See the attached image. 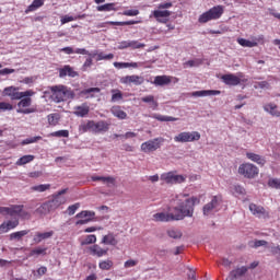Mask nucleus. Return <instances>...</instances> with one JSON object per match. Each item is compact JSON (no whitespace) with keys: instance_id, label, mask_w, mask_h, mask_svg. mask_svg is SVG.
<instances>
[{"instance_id":"obj_49","label":"nucleus","mask_w":280,"mask_h":280,"mask_svg":"<svg viewBox=\"0 0 280 280\" xmlns=\"http://www.w3.org/2000/svg\"><path fill=\"white\" fill-rule=\"evenodd\" d=\"M168 237H172L173 240H180L183 237V233L178 230H168L167 231Z\"/></svg>"},{"instance_id":"obj_44","label":"nucleus","mask_w":280,"mask_h":280,"mask_svg":"<svg viewBox=\"0 0 280 280\" xmlns=\"http://www.w3.org/2000/svg\"><path fill=\"white\" fill-rule=\"evenodd\" d=\"M153 119H156L158 121H178V118H176V117L163 116L161 114H155L153 116Z\"/></svg>"},{"instance_id":"obj_35","label":"nucleus","mask_w":280,"mask_h":280,"mask_svg":"<svg viewBox=\"0 0 280 280\" xmlns=\"http://www.w3.org/2000/svg\"><path fill=\"white\" fill-rule=\"evenodd\" d=\"M116 3L112 2V3H106V4H102L98 5L96 8L97 12H117V8H115Z\"/></svg>"},{"instance_id":"obj_3","label":"nucleus","mask_w":280,"mask_h":280,"mask_svg":"<svg viewBox=\"0 0 280 280\" xmlns=\"http://www.w3.org/2000/svg\"><path fill=\"white\" fill-rule=\"evenodd\" d=\"M222 14H224V7L223 5H215L211 8L210 10L202 13L198 21L199 23H209V21H218V19L222 18Z\"/></svg>"},{"instance_id":"obj_17","label":"nucleus","mask_w":280,"mask_h":280,"mask_svg":"<svg viewBox=\"0 0 280 280\" xmlns=\"http://www.w3.org/2000/svg\"><path fill=\"white\" fill-rule=\"evenodd\" d=\"M110 124L105 120L95 121L93 120V133L100 135L101 132H108Z\"/></svg>"},{"instance_id":"obj_10","label":"nucleus","mask_w":280,"mask_h":280,"mask_svg":"<svg viewBox=\"0 0 280 280\" xmlns=\"http://www.w3.org/2000/svg\"><path fill=\"white\" fill-rule=\"evenodd\" d=\"M238 174L242 176H257L259 174V168L252 163H244L240 165Z\"/></svg>"},{"instance_id":"obj_8","label":"nucleus","mask_w":280,"mask_h":280,"mask_svg":"<svg viewBox=\"0 0 280 280\" xmlns=\"http://www.w3.org/2000/svg\"><path fill=\"white\" fill-rule=\"evenodd\" d=\"M67 191H69V188H63L59 190L56 195H54L51 200H48L55 211L67 202V197H65V194H67Z\"/></svg>"},{"instance_id":"obj_46","label":"nucleus","mask_w":280,"mask_h":280,"mask_svg":"<svg viewBox=\"0 0 280 280\" xmlns=\"http://www.w3.org/2000/svg\"><path fill=\"white\" fill-rule=\"evenodd\" d=\"M112 102H120V100H124V93L120 90H112Z\"/></svg>"},{"instance_id":"obj_54","label":"nucleus","mask_w":280,"mask_h":280,"mask_svg":"<svg viewBox=\"0 0 280 280\" xmlns=\"http://www.w3.org/2000/svg\"><path fill=\"white\" fill-rule=\"evenodd\" d=\"M77 218H95V212L93 211H81L77 214Z\"/></svg>"},{"instance_id":"obj_9","label":"nucleus","mask_w":280,"mask_h":280,"mask_svg":"<svg viewBox=\"0 0 280 280\" xmlns=\"http://www.w3.org/2000/svg\"><path fill=\"white\" fill-rule=\"evenodd\" d=\"M163 141H165V139L163 138H155L153 140H149L141 144V150L147 154L150 152H156V150L161 148V143H163Z\"/></svg>"},{"instance_id":"obj_39","label":"nucleus","mask_w":280,"mask_h":280,"mask_svg":"<svg viewBox=\"0 0 280 280\" xmlns=\"http://www.w3.org/2000/svg\"><path fill=\"white\" fill-rule=\"evenodd\" d=\"M236 42L238 43V45H241V47H257L258 43L256 40H248L245 38H237Z\"/></svg>"},{"instance_id":"obj_63","label":"nucleus","mask_w":280,"mask_h":280,"mask_svg":"<svg viewBox=\"0 0 280 280\" xmlns=\"http://www.w3.org/2000/svg\"><path fill=\"white\" fill-rule=\"evenodd\" d=\"M71 21H78V18L71 16V15H65L61 18V25H65L67 23H71Z\"/></svg>"},{"instance_id":"obj_56","label":"nucleus","mask_w":280,"mask_h":280,"mask_svg":"<svg viewBox=\"0 0 280 280\" xmlns=\"http://www.w3.org/2000/svg\"><path fill=\"white\" fill-rule=\"evenodd\" d=\"M50 137H69V130H58L50 133Z\"/></svg>"},{"instance_id":"obj_25","label":"nucleus","mask_w":280,"mask_h":280,"mask_svg":"<svg viewBox=\"0 0 280 280\" xmlns=\"http://www.w3.org/2000/svg\"><path fill=\"white\" fill-rule=\"evenodd\" d=\"M264 110L269 113L272 117H280L279 106L275 103H268L264 106Z\"/></svg>"},{"instance_id":"obj_12","label":"nucleus","mask_w":280,"mask_h":280,"mask_svg":"<svg viewBox=\"0 0 280 280\" xmlns=\"http://www.w3.org/2000/svg\"><path fill=\"white\" fill-rule=\"evenodd\" d=\"M246 272H248V268L238 267L230 271L225 280H246Z\"/></svg>"},{"instance_id":"obj_61","label":"nucleus","mask_w":280,"mask_h":280,"mask_svg":"<svg viewBox=\"0 0 280 280\" xmlns=\"http://www.w3.org/2000/svg\"><path fill=\"white\" fill-rule=\"evenodd\" d=\"M100 88H90L81 91V95H91V93H100Z\"/></svg>"},{"instance_id":"obj_27","label":"nucleus","mask_w":280,"mask_h":280,"mask_svg":"<svg viewBox=\"0 0 280 280\" xmlns=\"http://www.w3.org/2000/svg\"><path fill=\"white\" fill-rule=\"evenodd\" d=\"M112 115L117 119H128V114L121 109V106L115 105L110 108Z\"/></svg>"},{"instance_id":"obj_13","label":"nucleus","mask_w":280,"mask_h":280,"mask_svg":"<svg viewBox=\"0 0 280 280\" xmlns=\"http://www.w3.org/2000/svg\"><path fill=\"white\" fill-rule=\"evenodd\" d=\"M144 82L145 79L137 74L120 78V84H135V86H141Z\"/></svg>"},{"instance_id":"obj_23","label":"nucleus","mask_w":280,"mask_h":280,"mask_svg":"<svg viewBox=\"0 0 280 280\" xmlns=\"http://www.w3.org/2000/svg\"><path fill=\"white\" fill-rule=\"evenodd\" d=\"M220 90H201L191 93L192 97H207L209 95H220Z\"/></svg>"},{"instance_id":"obj_21","label":"nucleus","mask_w":280,"mask_h":280,"mask_svg":"<svg viewBox=\"0 0 280 280\" xmlns=\"http://www.w3.org/2000/svg\"><path fill=\"white\" fill-rule=\"evenodd\" d=\"M89 253L90 255H93V257H106V255H108V249H104L95 244L89 247Z\"/></svg>"},{"instance_id":"obj_6","label":"nucleus","mask_w":280,"mask_h":280,"mask_svg":"<svg viewBox=\"0 0 280 280\" xmlns=\"http://www.w3.org/2000/svg\"><path fill=\"white\" fill-rule=\"evenodd\" d=\"M174 141L176 143H189L191 141H200V132L198 131H184L175 136Z\"/></svg>"},{"instance_id":"obj_41","label":"nucleus","mask_w":280,"mask_h":280,"mask_svg":"<svg viewBox=\"0 0 280 280\" xmlns=\"http://www.w3.org/2000/svg\"><path fill=\"white\" fill-rule=\"evenodd\" d=\"M28 234H30V230L13 232L10 234V240H21L22 237H25V235H28Z\"/></svg>"},{"instance_id":"obj_32","label":"nucleus","mask_w":280,"mask_h":280,"mask_svg":"<svg viewBox=\"0 0 280 280\" xmlns=\"http://www.w3.org/2000/svg\"><path fill=\"white\" fill-rule=\"evenodd\" d=\"M113 66L115 67V69H128V68H132V69H139V63L137 62H119V61H115L113 63Z\"/></svg>"},{"instance_id":"obj_37","label":"nucleus","mask_w":280,"mask_h":280,"mask_svg":"<svg viewBox=\"0 0 280 280\" xmlns=\"http://www.w3.org/2000/svg\"><path fill=\"white\" fill-rule=\"evenodd\" d=\"M96 56V61L100 62L101 60H113L115 58L114 54H105L104 51L101 52H94L93 57L95 58Z\"/></svg>"},{"instance_id":"obj_5","label":"nucleus","mask_w":280,"mask_h":280,"mask_svg":"<svg viewBox=\"0 0 280 280\" xmlns=\"http://www.w3.org/2000/svg\"><path fill=\"white\" fill-rule=\"evenodd\" d=\"M30 106H32V97L24 96L20 98V102L18 103L19 108L16 109V113L20 115H31V113H36V108Z\"/></svg>"},{"instance_id":"obj_59","label":"nucleus","mask_w":280,"mask_h":280,"mask_svg":"<svg viewBox=\"0 0 280 280\" xmlns=\"http://www.w3.org/2000/svg\"><path fill=\"white\" fill-rule=\"evenodd\" d=\"M80 209V203H74L72 206L68 207V215H74L75 211H78Z\"/></svg>"},{"instance_id":"obj_42","label":"nucleus","mask_w":280,"mask_h":280,"mask_svg":"<svg viewBox=\"0 0 280 280\" xmlns=\"http://www.w3.org/2000/svg\"><path fill=\"white\" fill-rule=\"evenodd\" d=\"M95 242H97V236H95V234H90L81 241V246H89V244H95Z\"/></svg>"},{"instance_id":"obj_47","label":"nucleus","mask_w":280,"mask_h":280,"mask_svg":"<svg viewBox=\"0 0 280 280\" xmlns=\"http://www.w3.org/2000/svg\"><path fill=\"white\" fill-rule=\"evenodd\" d=\"M51 187V185L49 184H40V185H35L33 187H31L32 191H37L38 194H43V191H47V189H49Z\"/></svg>"},{"instance_id":"obj_20","label":"nucleus","mask_w":280,"mask_h":280,"mask_svg":"<svg viewBox=\"0 0 280 280\" xmlns=\"http://www.w3.org/2000/svg\"><path fill=\"white\" fill-rule=\"evenodd\" d=\"M89 113H91V107L89 106V103H83L74 107L73 115H75V117H86Z\"/></svg>"},{"instance_id":"obj_16","label":"nucleus","mask_w":280,"mask_h":280,"mask_svg":"<svg viewBox=\"0 0 280 280\" xmlns=\"http://www.w3.org/2000/svg\"><path fill=\"white\" fill-rule=\"evenodd\" d=\"M154 19L158 21V23H167L168 18L172 16V12L167 10H154L152 12Z\"/></svg>"},{"instance_id":"obj_24","label":"nucleus","mask_w":280,"mask_h":280,"mask_svg":"<svg viewBox=\"0 0 280 280\" xmlns=\"http://www.w3.org/2000/svg\"><path fill=\"white\" fill-rule=\"evenodd\" d=\"M18 225H19L18 219H15L13 221L3 222L0 225V233H8V231H12V229H16Z\"/></svg>"},{"instance_id":"obj_48","label":"nucleus","mask_w":280,"mask_h":280,"mask_svg":"<svg viewBox=\"0 0 280 280\" xmlns=\"http://www.w3.org/2000/svg\"><path fill=\"white\" fill-rule=\"evenodd\" d=\"M231 191H232L233 196H244L246 194V189H244V187H242L240 185H234L231 188Z\"/></svg>"},{"instance_id":"obj_34","label":"nucleus","mask_w":280,"mask_h":280,"mask_svg":"<svg viewBox=\"0 0 280 280\" xmlns=\"http://www.w3.org/2000/svg\"><path fill=\"white\" fill-rule=\"evenodd\" d=\"M79 132L84 135L86 132H93V120H88L79 126Z\"/></svg>"},{"instance_id":"obj_31","label":"nucleus","mask_w":280,"mask_h":280,"mask_svg":"<svg viewBox=\"0 0 280 280\" xmlns=\"http://www.w3.org/2000/svg\"><path fill=\"white\" fill-rule=\"evenodd\" d=\"M45 5V0H34L31 5H28L25 10V14H30V12H36L38 8H43Z\"/></svg>"},{"instance_id":"obj_51","label":"nucleus","mask_w":280,"mask_h":280,"mask_svg":"<svg viewBox=\"0 0 280 280\" xmlns=\"http://www.w3.org/2000/svg\"><path fill=\"white\" fill-rule=\"evenodd\" d=\"M269 187H272L273 189H280V179L279 178H270L268 182Z\"/></svg>"},{"instance_id":"obj_40","label":"nucleus","mask_w":280,"mask_h":280,"mask_svg":"<svg viewBox=\"0 0 280 280\" xmlns=\"http://www.w3.org/2000/svg\"><path fill=\"white\" fill-rule=\"evenodd\" d=\"M113 266H114V262L110 259L101 260L98 262V268L101 270H110V268H113Z\"/></svg>"},{"instance_id":"obj_50","label":"nucleus","mask_w":280,"mask_h":280,"mask_svg":"<svg viewBox=\"0 0 280 280\" xmlns=\"http://www.w3.org/2000/svg\"><path fill=\"white\" fill-rule=\"evenodd\" d=\"M47 119H48L49 126H57L58 125V119L59 118H58L57 114H49Z\"/></svg>"},{"instance_id":"obj_62","label":"nucleus","mask_w":280,"mask_h":280,"mask_svg":"<svg viewBox=\"0 0 280 280\" xmlns=\"http://www.w3.org/2000/svg\"><path fill=\"white\" fill-rule=\"evenodd\" d=\"M47 248H35L31 252V256L34 257V255H46Z\"/></svg>"},{"instance_id":"obj_29","label":"nucleus","mask_w":280,"mask_h":280,"mask_svg":"<svg viewBox=\"0 0 280 280\" xmlns=\"http://www.w3.org/2000/svg\"><path fill=\"white\" fill-rule=\"evenodd\" d=\"M51 237H54V231L44 232V233L37 232L33 240L36 244H40L43 240H49Z\"/></svg>"},{"instance_id":"obj_45","label":"nucleus","mask_w":280,"mask_h":280,"mask_svg":"<svg viewBox=\"0 0 280 280\" xmlns=\"http://www.w3.org/2000/svg\"><path fill=\"white\" fill-rule=\"evenodd\" d=\"M42 140H43V137L40 136L26 138L21 142V145H30L31 143H38V141H42Z\"/></svg>"},{"instance_id":"obj_36","label":"nucleus","mask_w":280,"mask_h":280,"mask_svg":"<svg viewBox=\"0 0 280 280\" xmlns=\"http://www.w3.org/2000/svg\"><path fill=\"white\" fill-rule=\"evenodd\" d=\"M141 102H144V104H151V108H153V110L159 108V103L154 100V95L143 96Z\"/></svg>"},{"instance_id":"obj_1","label":"nucleus","mask_w":280,"mask_h":280,"mask_svg":"<svg viewBox=\"0 0 280 280\" xmlns=\"http://www.w3.org/2000/svg\"><path fill=\"white\" fill-rule=\"evenodd\" d=\"M173 200L175 205H177L174 207L173 212H158L153 214V220L155 222H174L185 220V218H192L194 207L200 202L198 198L189 197L187 194L176 195Z\"/></svg>"},{"instance_id":"obj_38","label":"nucleus","mask_w":280,"mask_h":280,"mask_svg":"<svg viewBox=\"0 0 280 280\" xmlns=\"http://www.w3.org/2000/svg\"><path fill=\"white\" fill-rule=\"evenodd\" d=\"M36 159V156L28 154V155H23L22 158H20L15 165H27V163H32V161H34Z\"/></svg>"},{"instance_id":"obj_11","label":"nucleus","mask_w":280,"mask_h":280,"mask_svg":"<svg viewBox=\"0 0 280 280\" xmlns=\"http://www.w3.org/2000/svg\"><path fill=\"white\" fill-rule=\"evenodd\" d=\"M244 78V73L240 72L237 75L235 74H223L221 77L222 82L226 84L228 86H237L238 84L242 83V79Z\"/></svg>"},{"instance_id":"obj_14","label":"nucleus","mask_w":280,"mask_h":280,"mask_svg":"<svg viewBox=\"0 0 280 280\" xmlns=\"http://www.w3.org/2000/svg\"><path fill=\"white\" fill-rule=\"evenodd\" d=\"M23 205H13L10 207H0V214L1 215H11L14 218V215H20L21 210L23 209Z\"/></svg>"},{"instance_id":"obj_53","label":"nucleus","mask_w":280,"mask_h":280,"mask_svg":"<svg viewBox=\"0 0 280 280\" xmlns=\"http://www.w3.org/2000/svg\"><path fill=\"white\" fill-rule=\"evenodd\" d=\"M0 110L5 113V110H14V106L10 103L0 102Z\"/></svg>"},{"instance_id":"obj_15","label":"nucleus","mask_w":280,"mask_h":280,"mask_svg":"<svg viewBox=\"0 0 280 280\" xmlns=\"http://www.w3.org/2000/svg\"><path fill=\"white\" fill-rule=\"evenodd\" d=\"M249 211L255 215L256 218H270V214H268V211L261 206H257L255 203L249 205Z\"/></svg>"},{"instance_id":"obj_30","label":"nucleus","mask_w":280,"mask_h":280,"mask_svg":"<svg viewBox=\"0 0 280 280\" xmlns=\"http://www.w3.org/2000/svg\"><path fill=\"white\" fill-rule=\"evenodd\" d=\"M93 183H103V185H115V177H104V176H92Z\"/></svg>"},{"instance_id":"obj_52","label":"nucleus","mask_w":280,"mask_h":280,"mask_svg":"<svg viewBox=\"0 0 280 280\" xmlns=\"http://www.w3.org/2000/svg\"><path fill=\"white\" fill-rule=\"evenodd\" d=\"M129 45L131 49H143V47H145V44L140 43L139 40H130Z\"/></svg>"},{"instance_id":"obj_43","label":"nucleus","mask_w":280,"mask_h":280,"mask_svg":"<svg viewBox=\"0 0 280 280\" xmlns=\"http://www.w3.org/2000/svg\"><path fill=\"white\" fill-rule=\"evenodd\" d=\"M249 246H250V248H259L261 246H265V248H268L270 245L265 240H260V241L249 242Z\"/></svg>"},{"instance_id":"obj_58","label":"nucleus","mask_w":280,"mask_h":280,"mask_svg":"<svg viewBox=\"0 0 280 280\" xmlns=\"http://www.w3.org/2000/svg\"><path fill=\"white\" fill-rule=\"evenodd\" d=\"M139 10H137V9H131V10H125L124 12H122V15L124 16H139Z\"/></svg>"},{"instance_id":"obj_7","label":"nucleus","mask_w":280,"mask_h":280,"mask_svg":"<svg viewBox=\"0 0 280 280\" xmlns=\"http://www.w3.org/2000/svg\"><path fill=\"white\" fill-rule=\"evenodd\" d=\"M220 202H222L221 196H214L210 202L206 203L203 206V215L209 217L213 215V213H217L218 207H220Z\"/></svg>"},{"instance_id":"obj_26","label":"nucleus","mask_w":280,"mask_h":280,"mask_svg":"<svg viewBox=\"0 0 280 280\" xmlns=\"http://www.w3.org/2000/svg\"><path fill=\"white\" fill-rule=\"evenodd\" d=\"M162 180L167 185H178L185 183V176H164L162 177Z\"/></svg>"},{"instance_id":"obj_28","label":"nucleus","mask_w":280,"mask_h":280,"mask_svg":"<svg viewBox=\"0 0 280 280\" xmlns=\"http://www.w3.org/2000/svg\"><path fill=\"white\" fill-rule=\"evenodd\" d=\"M246 156L249 161H253L254 163H257V165H266V158L253 153V152H247Z\"/></svg>"},{"instance_id":"obj_2","label":"nucleus","mask_w":280,"mask_h":280,"mask_svg":"<svg viewBox=\"0 0 280 280\" xmlns=\"http://www.w3.org/2000/svg\"><path fill=\"white\" fill-rule=\"evenodd\" d=\"M51 100L56 102V104H60V102H66V100H73L75 97V93L71 91V89L67 88V85H55L50 88Z\"/></svg>"},{"instance_id":"obj_57","label":"nucleus","mask_w":280,"mask_h":280,"mask_svg":"<svg viewBox=\"0 0 280 280\" xmlns=\"http://www.w3.org/2000/svg\"><path fill=\"white\" fill-rule=\"evenodd\" d=\"M254 89H270V83L268 81L256 82Z\"/></svg>"},{"instance_id":"obj_19","label":"nucleus","mask_w":280,"mask_h":280,"mask_svg":"<svg viewBox=\"0 0 280 280\" xmlns=\"http://www.w3.org/2000/svg\"><path fill=\"white\" fill-rule=\"evenodd\" d=\"M67 75L69 78H78L80 74L71 66L67 65L59 69V78H67Z\"/></svg>"},{"instance_id":"obj_18","label":"nucleus","mask_w":280,"mask_h":280,"mask_svg":"<svg viewBox=\"0 0 280 280\" xmlns=\"http://www.w3.org/2000/svg\"><path fill=\"white\" fill-rule=\"evenodd\" d=\"M54 210V207L51 206V203L49 201H46L44 203H42L36 210L35 212H37L38 215H40V218H45V215H49V213H51Z\"/></svg>"},{"instance_id":"obj_4","label":"nucleus","mask_w":280,"mask_h":280,"mask_svg":"<svg viewBox=\"0 0 280 280\" xmlns=\"http://www.w3.org/2000/svg\"><path fill=\"white\" fill-rule=\"evenodd\" d=\"M20 89L16 86H7L3 89L2 95L4 97H10V100H23V97H32L34 96V92L32 90H27L25 92H20Z\"/></svg>"},{"instance_id":"obj_64","label":"nucleus","mask_w":280,"mask_h":280,"mask_svg":"<svg viewBox=\"0 0 280 280\" xmlns=\"http://www.w3.org/2000/svg\"><path fill=\"white\" fill-rule=\"evenodd\" d=\"M137 264H139V260L129 259V260L125 261L124 268H135V266H137Z\"/></svg>"},{"instance_id":"obj_33","label":"nucleus","mask_w":280,"mask_h":280,"mask_svg":"<svg viewBox=\"0 0 280 280\" xmlns=\"http://www.w3.org/2000/svg\"><path fill=\"white\" fill-rule=\"evenodd\" d=\"M101 244H105L107 246H117V238H115V234L109 233L103 236Z\"/></svg>"},{"instance_id":"obj_60","label":"nucleus","mask_w":280,"mask_h":280,"mask_svg":"<svg viewBox=\"0 0 280 280\" xmlns=\"http://www.w3.org/2000/svg\"><path fill=\"white\" fill-rule=\"evenodd\" d=\"M268 248L270 249V253H272V255H276V257H278L280 259V246H275V245H269Z\"/></svg>"},{"instance_id":"obj_22","label":"nucleus","mask_w":280,"mask_h":280,"mask_svg":"<svg viewBox=\"0 0 280 280\" xmlns=\"http://www.w3.org/2000/svg\"><path fill=\"white\" fill-rule=\"evenodd\" d=\"M153 84L155 86H167V84H172V77L170 75H156L154 78Z\"/></svg>"},{"instance_id":"obj_55","label":"nucleus","mask_w":280,"mask_h":280,"mask_svg":"<svg viewBox=\"0 0 280 280\" xmlns=\"http://www.w3.org/2000/svg\"><path fill=\"white\" fill-rule=\"evenodd\" d=\"M114 137H120V139H135V137H137V133L136 132H132V131H128L126 132L125 135H114Z\"/></svg>"}]
</instances>
